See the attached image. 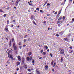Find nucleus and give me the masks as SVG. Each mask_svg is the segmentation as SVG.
<instances>
[{"label":"nucleus","instance_id":"nucleus-50","mask_svg":"<svg viewBox=\"0 0 74 74\" xmlns=\"http://www.w3.org/2000/svg\"><path fill=\"white\" fill-rule=\"evenodd\" d=\"M26 45H23V47H26Z\"/></svg>","mask_w":74,"mask_h":74},{"label":"nucleus","instance_id":"nucleus-56","mask_svg":"<svg viewBox=\"0 0 74 74\" xmlns=\"http://www.w3.org/2000/svg\"><path fill=\"white\" fill-rule=\"evenodd\" d=\"M43 23H46V21H45L43 22Z\"/></svg>","mask_w":74,"mask_h":74},{"label":"nucleus","instance_id":"nucleus-15","mask_svg":"<svg viewBox=\"0 0 74 74\" xmlns=\"http://www.w3.org/2000/svg\"><path fill=\"white\" fill-rule=\"evenodd\" d=\"M27 61H29L30 60V58L28 57H27Z\"/></svg>","mask_w":74,"mask_h":74},{"label":"nucleus","instance_id":"nucleus-32","mask_svg":"<svg viewBox=\"0 0 74 74\" xmlns=\"http://www.w3.org/2000/svg\"><path fill=\"white\" fill-rule=\"evenodd\" d=\"M12 42H15V41H14V39H12Z\"/></svg>","mask_w":74,"mask_h":74},{"label":"nucleus","instance_id":"nucleus-7","mask_svg":"<svg viewBox=\"0 0 74 74\" xmlns=\"http://www.w3.org/2000/svg\"><path fill=\"white\" fill-rule=\"evenodd\" d=\"M62 18H63V17L62 16H60L58 18V21H60V20H61V19H62Z\"/></svg>","mask_w":74,"mask_h":74},{"label":"nucleus","instance_id":"nucleus-12","mask_svg":"<svg viewBox=\"0 0 74 74\" xmlns=\"http://www.w3.org/2000/svg\"><path fill=\"white\" fill-rule=\"evenodd\" d=\"M14 50H15V51H16V49H17V47L16 46H14Z\"/></svg>","mask_w":74,"mask_h":74},{"label":"nucleus","instance_id":"nucleus-46","mask_svg":"<svg viewBox=\"0 0 74 74\" xmlns=\"http://www.w3.org/2000/svg\"><path fill=\"white\" fill-rule=\"evenodd\" d=\"M39 9V8H37L36 9V10H38Z\"/></svg>","mask_w":74,"mask_h":74},{"label":"nucleus","instance_id":"nucleus-49","mask_svg":"<svg viewBox=\"0 0 74 74\" xmlns=\"http://www.w3.org/2000/svg\"><path fill=\"white\" fill-rule=\"evenodd\" d=\"M7 22H8L7 24H8V23H9V20H8L7 21Z\"/></svg>","mask_w":74,"mask_h":74},{"label":"nucleus","instance_id":"nucleus-20","mask_svg":"<svg viewBox=\"0 0 74 74\" xmlns=\"http://www.w3.org/2000/svg\"><path fill=\"white\" fill-rule=\"evenodd\" d=\"M29 59L30 60H33V58L32 57H30L29 58Z\"/></svg>","mask_w":74,"mask_h":74},{"label":"nucleus","instance_id":"nucleus-38","mask_svg":"<svg viewBox=\"0 0 74 74\" xmlns=\"http://www.w3.org/2000/svg\"><path fill=\"white\" fill-rule=\"evenodd\" d=\"M63 23V21H60V23Z\"/></svg>","mask_w":74,"mask_h":74},{"label":"nucleus","instance_id":"nucleus-54","mask_svg":"<svg viewBox=\"0 0 74 74\" xmlns=\"http://www.w3.org/2000/svg\"><path fill=\"white\" fill-rule=\"evenodd\" d=\"M16 70H17V71H18V70H19V68H17V69H16Z\"/></svg>","mask_w":74,"mask_h":74},{"label":"nucleus","instance_id":"nucleus-2","mask_svg":"<svg viewBox=\"0 0 74 74\" xmlns=\"http://www.w3.org/2000/svg\"><path fill=\"white\" fill-rule=\"evenodd\" d=\"M17 58H18V60L20 61V62H21V57H20V56H18Z\"/></svg>","mask_w":74,"mask_h":74},{"label":"nucleus","instance_id":"nucleus-17","mask_svg":"<svg viewBox=\"0 0 74 74\" xmlns=\"http://www.w3.org/2000/svg\"><path fill=\"white\" fill-rule=\"evenodd\" d=\"M31 55H32V52H30L29 53H28V56H30Z\"/></svg>","mask_w":74,"mask_h":74},{"label":"nucleus","instance_id":"nucleus-18","mask_svg":"<svg viewBox=\"0 0 74 74\" xmlns=\"http://www.w3.org/2000/svg\"><path fill=\"white\" fill-rule=\"evenodd\" d=\"M17 65H19L20 64V62H17Z\"/></svg>","mask_w":74,"mask_h":74},{"label":"nucleus","instance_id":"nucleus-26","mask_svg":"<svg viewBox=\"0 0 74 74\" xmlns=\"http://www.w3.org/2000/svg\"><path fill=\"white\" fill-rule=\"evenodd\" d=\"M31 18L32 19V20H33V16H32L31 17Z\"/></svg>","mask_w":74,"mask_h":74},{"label":"nucleus","instance_id":"nucleus-47","mask_svg":"<svg viewBox=\"0 0 74 74\" xmlns=\"http://www.w3.org/2000/svg\"><path fill=\"white\" fill-rule=\"evenodd\" d=\"M73 23V21H71L70 22V23Z\"/></svg>","mask_w":74,"mask_h":74},{"label":"nucleus","instance_id":"nucleus-4","mask_svg":"<svg viewBox=\"0 0 74 74\" xmlns=\"http://www.w3.org/2000/svg\"><path fill=\"white\" fill-rule=\"evenodd\" d=\"M45 70H48V66L47 65H46L45 66Z\"/></svg>","mask_w":74,"mask_h":74},{"label":"nucleus","instance_id":"nucleus-59","mask_svg":"<svg viewBox=\"0 0 74 74\" xmlns=\"http://www.w3.org/2000/svg\"><path fill=\"white\" fill-rule=\"evenodd\" d=\"M52 71H53V72H54V69H52Z\"/></svg>","mask_w":74,"mask_h":74},{"label":"nucleus","instance_id":"nucleus-3","mask_svg":"<svg viewBox=\"0 0 74 74\" xmlns=\"http://www.w3.org/2000/svg\"><path fill=\"white\" fill-rule=\"evenodd\" d=\"M19 1H20V0H17V1H16V6L18 4V3H19Z\"/></svg>","mask_w":74,"mask_h":74},{"label":"nucleus","instance_id":"nucleus-25","mask_svg":"<svg viewBox=\"0 0 74 74\" xmlns=\"http://www.w3.org/2000/svg\"><path fill=\"white\" fill-rule=\"evenodd\" d=\"M0 12H4L2 10L0 9Z\"/></svg>","mask_w":74,"mask_h":74},{"label":"nucleus","instance_id":"nucleus-61","mask_svg":"<svg viewBox=\"0 0 74 74\" xmlns=\"http://www.w3.org/2000/svg\"><path fill=\"white\" fill-rule=\"evenodd\" d=\"M30 38L28 39V41H30Z\"/></svg>","mask_w":74,"mask_h":74},{"label":"nucleus","instance_id":"nucleus-58","mask_svg":"<svg viewBox=\"0 0 74 74\" xmlns=\"http://www.w3.org/2000/svg\"><path fill=\"white\" fill-rule=\"evenodd\" d=\"M11 25V27H13L14 26V25Z\"/></svg>","mask_w":74,"mask_h":74},{"label":"nucleus","instance_id":"nucleus-62","mask_svg":"<svg viewBox=\"0 0 74 74\" xmlns=\"http://www.w3.org/2000/svg\"><path fill=\"white\" fill-rule=\"evenodd\" d=\"M46 5L45 4H44L43 5V7H44V6H45V5Z\"/></svg>","mask_w":74,"mask_h":74},{"label":"nucleus","instance_id":"nucleus-30","mask_svg":"<svg viewBox=\"0 0 74 74\" xmlns=\"http://www.w3.org/2000/svg\"><path fill=\"white\" fill-rule=\"evenodd\" d=\"M50 56H51V57H52L53 56H52V54L51 53H50L49 54Z\"/></svg>","mask_w":74,"mask_h":74},{"label":"nucleus","instance_id":"nucleus-64","mask_svg":"<svg viewBox=\"0 0 74 74\" xmlns=\"http://www.w3.org/2000/svg\"><path fill=\"white\" fill-rule=\"evenodd\" d=\"M47 16H49L50 15L49 14H48L47 15Z\"/></svg>","mask_w":74,"mask_h":74},{"label":"nucleus","instance_id":"nucleus-10","mask_svg":"<svg viewBox=\"0 0 74 74\" xmlns=\"http://www.w3.org/2000/svg\"><path fill=\"white\" fill-rule=\"evenodd\" d=\"M24 67L25 69H27V65H24Z\"/></svg>","mask_w":74,"mask_h":74},{"label":"nucleus","instance_id":"nucleus-5","mask_svg":"<svg viewBox=\"0 0 74 74\" xmlns=\"http://www.w3.org/2000/svg\"><path fill=\"white\" fill-rule=\"evenodd\" d=\"M63 40H64V41H69V40L68 39H67V38H64Z\"/></svg>","mask_w":74,"mask_h":74},{"label":"nucleus","instance_id":"nucleus-37","mask_svg":"<svg viewBox=\"0 0 74 74\" xmlns=\"http://www.w3.org/2000/svg\"><path fill=\"white\" fill-rule=\"evenodd\" d=\"M27 40L26 39H24V42H25Z\"/></svg>","mask_w":74,"mask_h":74},{"label":"nucleus","instance_id":"nucleus-8","mask_svg":"<svg viewBox=\"0 0 74 74\" xmlns=\"http://www.w3.org/2000/svg\"><path fill=\"white\" fill-rule=\"evenodd\" d=\"M43 48H46V49H47L48 48V46H44Z\"/></svg>","mask_w":74,"mask_h":74},{"label":"nucleus","instance_id":"nucleus-48","mask_svg":"<svg viewBox=\"0 0 74 74\" xmlns=\"http://www.w3.org/2000/svg\"><path fill=\"white\" fill-rule=\"evenodd\" d=\"M12 22H13L14 23L15 22V20H13L12 21Z\"/></svg>","mask_w":74,"mask_h":74},{"label":"nucleus","instance_id":"nucleus-42","mask_svg":"<svg viewBox=\"0 0 74 74\" xmlns=\"http://www.w3.org/2000/svg\"><path fill=\"white\" fill-rule=\"evenodd\" d=\"M21 42H19L18 43L19 45H21Z\"/></svg>","mask_w":74,"mask_h":74},{"label":"nucleus","instance_id":"nucleus-33","mask_svg":"<svg viewBox=\"0 0 74 74\" xmlns=\"http://www.w3.org/2000/svg\"><path fill=\"white\" fill-rule=\"evenodd\" d=\"M50 4L49 3H47V6H48V5H50Z\"/></svg>","mask_w":74,"mask_h":74},{"label":"nucleus","instance_id":"nucleus-55","mask_svg":"<svg viewBox=\"0 0 74 74\" xmlns=\"http://www.w3.org/2000/svg\"><path fill=\"white\" fill-rule=\"evenodd\" d=\"M21 47H22L21 46H19V48H20V49H21Z\"/></svg>","mask_w":74,"mask_h":74},{"label":"nucleus","instance_id":"nucleus-35","mask_svg":"<svg viewBox=\"0 0 74 74\" xmlns=\"http://www.w3.org/2000/svg\"><path fill=\"white\" fill-rule=\"evenodd\" d=\"M57 13H58V12H55L54 14L55 15H56V14H57Z\"/></svg>","mask_w":74,"mask_h":74},{"label":"nucleus","instance_id":"nucleus-31","mask_svg":"<svg viewBox=\"0 0 74 74\" xmlns=\"http://www.w3.org/2000/svg\"><path fill=\"white\" fill-rule=\"evenodd\" d=\"M56 36V37H59V34H57Z\"/></svg>","mask_w":74,"mask_h":74},{"label":"nucleus","instance_id":"nucleus-1","mask_svg":"<svg viewBox=\"0 0 74 74\" xmlns=\"http://www.w3.org/2000/svg\"><path fill=\"white\" fill-rule=\"evenodd\" d=\"M11 52V50H10L8 52V57L9 58H11V59H12L13 58L12 56L11 55H10V53Z\"/></svg>","mask_w":74,"mask_h":74},{"label":"nucleus","instance_id":"nucleus-53","mask_svg":"<svg viewBox=\"0 0 74 74\" xmlns=\"http://www.w3.org/2000/svg\"><path fill=\"white\" fill-rule=\"evenodd\" d=\"M9 45L10 47H11V43L9 44Z\"/></svg>","mask_w":74,"mask_h":74},{"label":"nucleus","instance_id":"nucleus-44","mask_svg":"<svg viewBox=\"0 0 74 74\" xmlns=\"http://www.w3.org/2000/svg\"><path fill=\"white\" fill-rule=\"evenodd\" d=\"M72 21H73V22H74V18H72Z\"/></svg>","mask_w":74,"mask_h":74},{"label":"nucleus","instance_id":"nucleus-57","mask_svg":"<svg viewBox=\"0 0 74 74\" xmlns=\"http://www.w3.org/2000/svg\"><path fill=\"white\" fill-rule=\"evenodd\" d=\"M29 5H32V4L29 3Z\"/></svg>","mask_w":74,"mask_h":74},{"label":"nucleus","instance_id":"nucleus-23","mask_svg":"<svg viewBox=\"0 0 74 74\" xmlns=\"http://www.w3.org/2000/svg\"><path fill=\"white\" fill-rule=\"evenodd\" d=\"M42 54L43 55H45V54H46V53L45 52H43L42 53Z\"/></svg>","mask_w":74,"mask_h":74},{"label":"nucleus","instance_id":"nucleus-41","mask_svg":"<svg viewBox=\"0 0 74 74\" xmlns=\"http://www.w3.org/2000/svg\"><path fill=\"white\" fill-rule=\"evenodd\" d=\"M47 1H46L45 2V5L47 4Z\"/></svg>","mask_w":74,"mask_h":74},{"label":"nucleus","instance_id":"nucleus-40","mask_svg":"<svg viewBox=\"0 0 74 74\" xmlns=\"http://www.w3.org/2000/svg\"><path fill=\"white\" fill-rule=\"evenodd\" d=\"M69 48H70V49H73V48H72V47H69Z\"/></svg>","mask_w":74,"mask_h":74},{"label":"nucleus","instance_id":"nucleus-28","mask_svg":"<svg viewBox=\"0 0 74 74\" xmlns=\"http://www.w3.org/2000/svg\"><path fill=\"white\" fill-rule=\"evenodd\" d=\"M40 12H42V13H43V11H42V10H40Z\"/></svg>","mask_w":74,"mask_h":74},{"label":"nucleus","instance_id":"nucleus-60","mask_svg":"<svg viewBox=\"0 0 74 74\" xmlns=\"http://www.w3.org/2000/svg\"><path fill=\"white\" fill-rule=\"evenodd\" d=\"M5 27H7V28H8V25H6Z\"/></svg>","mask_w":74,"mask_h":74},{"label":"nucleus","instance_id":"nucleus-34","mask_svg":"<svg viewBox=\"0 0 74 74\" xmlns=\"http://www.w3.org/2000/svg\"><path fill=\"white\" fill-rule=\"evenodd\" d=\"M6 15H7V14H4L3 16L4 17H5V16H6Z\"/></svg>","mask_w":74,"mask_h":74},{"label":"nucleus","instance_id":"nucleus-9","mask_svg":"<svg viewBox=\"0 0 74 74\" xmlns=\"http://www.w3.org/2000/svg\"><path fill=\"white\" fill-rule=\"evenodd\" d=\"M5 31L6 32H8V28L7 27H5Z\"/></svg>","mask_w":74,"mask_h":74},{"label":"nucleus","instance_id":"nucleus-36","mask_svg":"<svg viewBox=\"0 0 74 74\" xmlns=\"http://www.w3.org/2000/svg\"><path fill=\"white\" fill-rule=\"evenodd\" d=\"M61 62H63V59L62 58H61Z\"/></svg>","mask_w":74,"mask_h":74},{"label":"nucleus","instance_id":"nucleus-63","mask_svg":"<svg viewBox=\"0 0 74 74\" xmlns=\"http://www.w3.org/2000/svg\"><path fill=\"white\" fill-rule=\"evenodd\" d=\"M12 3H14V1L12 0Z\"/></svg>","mask_w":74,"mask_h":74},{"label":"nucleus","instance_id":"nucleus-29","mask_svg":"<svg viewBox=\"0 0 74 74\" xmlns=\"http://www.w3.org/2000/svg\"><path fill=\"white\" fill-rule=\"evenodd\" d=\"M43 51H44V50H42L40 51V52L41 53H42V52H43Z\"/></svg>","mask_w":74,"mask_h":74},{"label":"nucleus","instance_id":"nucleus-24","mask_svg":"<svg viewBox=\"0 0 74 74\" xmlns=\"http://www.w3.org/2000/svg\"><path fill=\"white\" fill-rule=\"evenodd\" d=\"M27 70H28V71H29V72H30V71H31V69H28Z\"/></svg>","mask_w":74,"mask_h":74},{"label":"nucleus","instance_id":"nucleus-22","mask_svg":"<svg viewBox=\"0 0 74 74\" xmlns=\"http://www.w3.org/2000/svg\"><path fill=\"white\" fill-rule=\"evenodd\" d=\"M56 65V63L55 62L54 63V64L53 65V67H54Z\"/></svg>","mask_w":74,"mask_h":74},{"label":"nucleus","instance_id":"nucleus-43","mask_svg":"<svg viewBox=\"0 0 74 74\" xmlns=\"http://www.w3.org/2000/svg\"><path fill=\"white\" fill-rule=\"evenodd\" d=\"M70 53H72V52H73L72 51H71V50H70Z\"/></svg>","mask_w":74,"mask_h":74},{"label":"nucleus","instance_id":"nucleus-19","mask_svg":"<svg viewBox=\"0 0 74 74\" xmlns=\"http://www.w3.org/2000/svg\"><path fill=\"white\" fill-rule=\"evenodd\" d=\"M53 60L51 62V65H53Z\"/></svg>","mask_w":74,"mask_h":74},{"label":"nucleus","instance_id":"nucleus-11","mask_svg":"<svg viewBox=\"0 0 74 74\" xmlns=\"http://www.w3.org/2000/svg\"><path fill=\"white\" fill-rule=\"evenodd\" d=\"M15 46V42H14V43L13 45V48H14Z\"/></svg>","mask_w":74,"mask_h":74},{"label":"nucleus","instance_id":"nucleus-16","mask_svg":"<svg viewBox=\"0 0 74 74\" xmlns=\"http://www.w3.org/2000/svg\"><path fill=\"white\" fill-rule=\"evenodd\" d=\"M65 18H66V17H65V16H63V17L62 18L63 21L64 20V19H65Z\"/></svg>","mask_w":74,"mask_h":74},{"label":"nucleus","instance_id":"nucleus-14","mask_svg":"<svg viewBox=\"0 0 74 74\" xmlns=\"http://www.w3.org/2000/svg\"><path fill=\"white\" fill-rule=\"evenodd\" d=\"M61 13V12H60V11H59V13H58V15H57V16L58 18H59V16H58V15H60V13Z\"/></svg>","mask_w":74,"mask_h":74},{"label":"nucleus","instance_id":"nucleus-45","mask_svg":"<svg viewBox=\"0 0 74 74\" xmlns=\"http://www.w3.org/2000/svg\"><path fill=\"white\" fill-rule=\"evenodd\" d=\"M47 52H49V49H48L47 50Z\"/></svg>","mask_w":74,"mask_h":74},{"label":"nucleus","instance_id":"nucleus-21","mask_svg":"<svg viewBox=\"0 0 74 74\" xmlns=\"http://www.w3.org/2000/svg\"><path fill=\"white\" fill-rule=\"evenodd\" d=\"M33 23H34V24L35 25H36V23L35 22H34V21H33Z\"/></svg>","mask_w":74,"mask_h":74},{"label":"nucleus","instance_id":"nucleus-6","mask_svg":"<svg viewBox=\"0 0 74 74\" xmlns=\"http://www.w3.org/2000/svg\"><path fill=\"white\" fill-rule=\"evenodd\" d=\"M60 53L61 54H63L64 53V51H63V49H62Z\"/></svg>","mask_w":74,"mask_h":74},{"label":"nucleus","instance_id":"nucleus-39","mask_svg":"<svg viewBox=\"0 0 74 74\" xmlns=\"http://www.w3.org/2000/svg\"><path fill=\"white\" fill-rule=\"evenodd\" d=\"M42 57H41L39 58V59L40 60L41 59H42Z\"/></svg>","mask_w":74,"mask_h":74},{"label":"nucleus","instance_id":"nucleus-27","mask_svg":"<svg viewBox=\"0 0 74 74\" xmlns=\"http://www.w3.org/2000/svg\"><path fill=\"white\" fill-rule=\"evenodd\" d=\"M57 23H58H58H60V21H58L57 22Z\"/></svg>","mask_w":74,"mask_h":74},{"label":"nucleus","instance_id":"nucleus-52","mask_svg":"<svg viewBox=\"0 0 74 74\" xmlns=\"http://www.w3.org/2000/svg\"><path fill=\"white\" fill-rule=\"evenodd\" d=\"M58 26H59V27H60V24H58Z\"/></svg>","mask_w":74,"mask_h":74},{"label":"nucleus","instance_id":"nucleus-51","mask_svg":"<svg viewBox=\"0 0 74 74\" xmlns=\"http://www.w3.org/2000/svg\"><path fill=\"white\" fill-rule=\"evenodd\" d=\"M32 62L33 63H34V61L33 60V61H32Z\"/></svg>","mask_w":74,"mask_h":74},{"label":"nucleus","instance_id":"nucleus-13","mask_svg":"<svg viewBox=\"0 0 74 74\" xmlns=\"http://www.w3.org/2000/svg\"><path fill=\"white\" fill-rule=\"evenodd\" d=\"M36 73L37 74H41L39 71H37V70H36Z\"/></svg>","mask_w":74,"mask_h":74}]
</instances>
